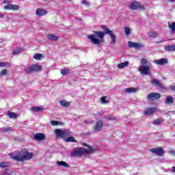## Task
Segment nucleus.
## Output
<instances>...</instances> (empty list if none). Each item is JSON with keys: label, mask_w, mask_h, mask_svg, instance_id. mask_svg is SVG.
Masks as SVG:
<instances>
[{"label": "nucleus", "mask_w": 175, "mask_h": 175, "mask_svg": "<svg viewBox=\"0 0 175 175\" xmlns=\"http://www.w3.org/2000/svg\"><path fill=\"white\" fill-rule=\"evenodd\" d=\"M102 28L103 31H105V32L94 31L93 34L88 35V39L90 40V42L92 44L99 46L101 43H103V42H105V35L107 34L110 36L111 43H116L117 38H116V35L114 34V33H113V31L106 26H103Z\"/></svg>", "instance_id": "nucleus-1"}, {"label": "nucleus", "mask_w": 175, "mask_h": 175, "mask_svg": "<svg viewBox=\"0 0 175 175\" xmlns=\"http://www.w3.org/2000/svg\"><path fill=\"white\" fill-rule=\"evenodd\" d=\"M95 151H98V148L88 146L87 149L84 148H77L73 149L71 152V155L72 157H79L83 155H85L86 154L95 152Z\"/></svg>", "instance_id": "nucleus-2"}, {"label": "nucleus", "mask_w": 175, "mask_h": 175, "mask_svg": "<svg viewBox=\"0 0 175 175\" xmlns=\"http://www.w3.org/2000/svg\"><path fill=\"white\" fill-rule=\"evenodd\" d=\"M33 157V154L32 152H29L27 149L22 150L18 154L11 155L12 159H14L18 161H29V159H32Z\"/></svg>", "instance_id": "nucleus-3"}, {"label": "nucleus", "mask_w": 175, "mask_h": 175, "mask_svg": "<svg viewBox=\"0 0 175 175\" xmlns=\"http://www.w3.org/2000/svg\"><path fill=\"white\" fill-rule=\"evenodd\" d=\"M140 64L141 66L138 69V72H140L142 76H148L151 73V71L150 70L151 62L146 58H142L140 60Z\"/></svg>", "instance_id": "nucleus-4"}, {"label": "nucleus", "mask_w": 175, "mask_h": 175, "mask_svg": "<svg viewBox=\"0 0 175 175\" xmlns=\"http://www.w3.org/2000/svg\"><path fill=\"white\" fill-rule=\"evenodd\" d=\"M55 135L56 137H61L62 139H65V137H68L69 135H70V132H69L68 130L66 129H57L55 130Z\"/></svg>", "instance_id": "nucleus-5"}, {"label": "nucleus", "mask_w": 175, "mask_h": 175, "mask_svg": "<svg viewBox=\"0 0 175 175\" xmlns=\"http://www.w3.org/2000/svg\"><path fill=\"white\" fill-rule=\"evenodd\" d=\"M129 8L131 10H138V9H140L141 10H144V5H142L140 2L137 1H131Z\"/></svg>", "instance_id": "nucleus-6"}, {"label": "nucleus", "mask_w": 175, "mask_h": 175, "mask_svg": "<svg viewBox=\"0 0 175 175\" xmlns=\"http://www.w3.org/2000/svg\"><path fill=\"white\" fill-rule=\"evenodd\" d=\"M42 70V66L39 64H33L25 68L26 73H31V72H40Z\"/></svg>", "instance_id": "nucleus-7"}, {"label": "nucleus", "mask_w": 175, "mask_h": 175, "mask_svg": "<svg viewBox=\"0 0 175 175\" xmlns=\"http://www.w3.org/2000/svg\"><path fill=\"white\" fill-rule=\"evenodd\" d=\"M103 130V121L98 120L97 121L94 126H93V133H99Z\"/></svg>", "instance_id": "nucleus-8"}, {"label": "nucleus", "mask_w": 175, "mask_h": 175, "mask_svg": "<svg viewBox=\"0 0 175 175\" xmlns=\"http://www.w3.org/2000/svg\"><path fill=\"white\" fill-rule=\"evenodd\" d=\"M128 46L131 49H143L144 47V44L142 42H133L131 41L128 42Z\"/></svg>", "instance_id": "nucleus-9"}, {"label": "nucleus", "mask_w": 175, "mask_h": 175, "mask_svg": "<svg viewBox=\"0 0 175 175\" xmlns=\"http://www.w3.org/2000/svg\"><path fill=\"white\" fill-rule=\"evenodd\" d=\"M150 152H152V154L157 155V157H163V154H165V151H163L162 148H153L150 149Z\"/></svg>", "instance_id": "nucleus-10"}, {"label": "nucleus", "mask_w": 175, "mask_h": 175, "mask_svg": "<svg viewBox=\"0 0 175 175\" xmlns=\"http://www.w3.org/2000/svg\"><path fill=\"white\" fill-rule=\"evenodd\" d=\"M34 140L36 142H43L46 140V135L43 133H38L34 135Z\"/></svg>", "instance_id": "nucleus-11"}, {"label": "nucleus", "mask_w": 175, "mask_h": 175, "mask_svg": "<svg viewBox=\"0 0 175 175\" xmlns=\"http://www.w3.org/2000/svg\"><path fill=\"white\" fill-rule=\"evenodd\" d=\"M4 10H20V5L14 4H8L3 6Z\"/></svg>", "instance_id": "nucleus-12"}, {"label": "nucleus", "mask_w": 175, "mask_h": 175, "mask_svg": "<svg viewBox=\"0 0 175 175\" xmlns=\"http://www.w3.org/2000/svg\"><path fill=\"white\" fill-rule=\"evenodd\" d=\"M47 13H48L47 10L42 8H38L36 11V16H46Z\"/></svg>", "instance_id": "nucleus-13"}, {"label": "nucleus", "mask_w": 175, "mask_h": 175, "mask_svg": "<svg viewBox=\"0 0 175 175\" xmlns=\"http://www.w3.org/2000/svg\"><path fill=\"white\" fill-rule=\"evenodd\" d=\"M46 38L47 39H49V40H51V42H57V40L59 39V36L54 35L53 33L48 34L46 36Z\"/></svg>", "instance_id": "nucleus-14"}, {"label": "nucleus", "mask_w": 175, "mask_h": 175, "mask_svg": "<svg viewBox=\"0 0 175 175\" xmlns=\"http://www.w3.org/2000/svg\"><path fill=\"white\" fill-rule=\"evenodd\" d=\"M154 63L157 65H165V64H167V59L165 58H161L160 59H154Z\"/></svg>", "instance_id": "nucleus-15"}, {"label": "nucleus", "mask_w": 175, "mask_h": 175, "mask_svg": "<svg viewBox=\"0 0 175 175\" xmlns=\"http://www.w3.org/2000/svg\"><path fill=\"white\" fill-rule=\"evenodd\" d=\"M151 83L156 87H159L160 88L165 89V86H163V85H162V83H161V82H159V81L156 79H152Z\"/></svg>", "instance_id": "nucleus-16"}, {"label": "nucleus", "mask_w": 175, "mask_h": 175, "mask_svg": "<svg viewBox=\"0 0 175 175\" xmlns=\"http://www.w3.org/2000/svg\"><path fill=\"white\" fill-rule=\"evenodd\" d=\"M157 110V108L155 107H150L148 108L145 111H144V115L145 116H151V114H154Z\"/></svg>", "instance_id": "nucleus-17"}, {"label": "nucleus", "mask_w": 175, "mask_h": 175, "mask_svg": "<svg viewBox=\"0 0 175 175\" xmlns=\"http://www.w3.org/2000/svg\"><path fill=\"white\" fill-rule=\"evenodd\" d=\"M161 98V94L159 93H150L148 95V99H159Z\"/></svg>", "instance_id": "nucleus-18"}, {"label": "nucleus", "mask_w": 175, "mask_h": 175, "mask_svg": "<svg viewBox=\"0 0 175 175\" xmlns=\"http://www.w3.org/2000/svg\"><path fill=\"white\" fill-rule=\"evenodd\" d=\"M43 110H44V108L42 107H33L31 109L32 113H38L39 111H43Z\"/></svg>", "instance_id": "nucleus-19"}, {"label": "nucleus", "mask_w": 175, "mask_h": 175, "mask_svg": "<svg viewBox=\"0 0 175 175\" xmlns=\"http://www.w3.org/2000/svg\"><path fill=\"white\" fill-rule=\"evenodd\" d=\"M33 58L36 61H40V59H43V58H44V55L41 53H36L33 55Z\"/></svg>", "instance_id": "nucleus-20"}, {"label": "nucleus", "mask_w": 175, "mask_h": 175, "mask_svg": "<svg viewBox=\"0 0 175 175\" xmlns=\"http://www.w3.org/2000/svg\"><path fill=\"white\" fill-rule=\"evenodd\" d=\"M124 91L126 94H135V92H137V89L135 88H126Z\"/></svg>", "instance_id": "nucleus-21"}, {"label": "nucleus", "mask_w": 175, "mask_h": 175, "mask_svg": "<svg viewBox=\"0 0 175 175\" xmlns=\"http://www.w3.org/2000/svg\"><path fill=\"white\" fill-rule=\"evenodd\" d=\"M129 65V62H124L123 63H120L118 64V69H124V68H126V66Z\"/></svg>", "instance_id": "nucleus-22"}, {"label": "nucleus", "mask_w": 175, "mask_h": 175, "mask_svg": "<svg viewBox=\"0 0 175 175\" xmlns=\"http://www.w3.org/2000/svg\"><path fill=\"white\" fill-rule=\"evenodd\" d=\"M59 103L62 106V107H69V106H70V103L65 100H60Z\"/></svg>", "instance_id": "nucleus-23"}, {"label": "nucleus", "mask_w": 175, "mask_h": 175, "mask_svg": "<svg viewBox=\"0 0 175 175\" xmlns=\"http://www.w3.org/2000/svg\"><path fill=\"white\" fill-rule=\"evenodd\" d=\"M164 49L166 51H175V44L165 46Z\"/></svg>", "instance_id": "nucleus-24"}, {"label": "nucleus", "mask_w": 175, "mask_h": 175, "mask_svg": "<svg viewBox=\"0 0 175 175\" xmlns=\"http://www.w3.org/2000/svg\"><path fill=\"white\" fill-rule=\"evenodd\" d=\"M24 49L23 48H16L12 51L13 55H17V54H20V53H23Z\"/></svg>", "instance_id": "nucleus-25"}, {"label": "nucleus", "mask_w": 175, "mask_h": 175, "mask_svg": "<svg viewBox=\"0 0 175 175\" xmlns=\"http://www.w3.org/2000/svg\"><path fill=\"white\" fill-rule=\"evenodd\" d=\"M173 96H167L165 99V104L166 105H170V103H173Z\"/></svg>", "instance_id": "nucleus-26"}, {"label": "nucleus", "mask_w": 175, "mask_h": 175, "mask_svg": "<svg viewBox=\"0 0 175 175\" xmlns=\"http://www.w3.org/2000/svg\"><path fill=\"white\" fill-rule=\"evenodd\" d=\"M57 164L58 165V166H63L64 167H69V165H68V163H66V162L65 161H57Z\"/></svg>", "instance_id": "nucleus-27"}, {"label": "nucleus", "mask_w": 175, "mask_h": 175, "mask_svg": "<svg viewBox=\"0 0 175 175\" xmlns=\"http://www.w3.org/2000/svg\"><path fill=\"white\" fill-rule=\"evenodd\" d=\"M169 29L172 31V32L175 33V22H172V23H168Z\"/></svg>", "instance_id": "nucleus-28"}, {"label": "nucleus", "mask_w": 175, "mask_h": 175, "mask_svg": "<svg viewBox=\"0 0 175 175\" xmlns=\"http://www.w3.org/2000/svg\"><path fill=\"white\" fill-rule=\"evenodd\" d=\"M7 116H8V117H9L10 118H13V119L17 118V114H16V113H14V112L8 111V112L7 113Z\"/></svg>", "instance_id": "nucleus-29"}, {"label": "nucleus", "mask_w": 175, "mask_h": 175, "mask_svg": "<svg viewBox=\"0 0 175 175\" xmlns=\"http://www.w3.org/2000/svg\"><path fill=\"white\" fill-rule=\"evenodd\" d=\"M65 142L67 143H76V139L73 137H69L65 139Z\"/></svg>", "instance_id": "nucleus-30"}, {"label": "nucleus", "mask_w": 175, "mask_h": 175, "mask_svg": "<svg viewBox=\"0 0 175 175\" xmlns=\"http://www.w3.org/2000/svg\"><path fill=\"white\" fill-rule=\"evenodd\" d=\"M0 68H10V64L8 62H0Z\"/></svg>", "instance_id": "nucleus-31"}, {"label": "nucleus", "mask_w": 175, "mask_h": 175, "mask_svg": "<svg viewBox=\"0 0 175 175\" xmlns=\"http://www.w3.org/2000/svg\"><path fill=\"white\" fill-rule=\"evenodd\" d=\"M60 72L63 76H65L69 73V68H66L62 69Z\"/></svg>", "instance_id": "nucleus-32"}, {"label": "nucleus", "mask_w": 175, "mask_h": 175, "mask_svg": "<svg viewBox=\"0 0 175 175\" xmlns=\"http://www.w3.org/2000/svg\"><path fill=\"white\" fill-rule=\"evenodd\" d=\"M10 165V163L3 161L0 163V167H2V168L8 167Z\"/></svg>", "instance_id": "nucleus-33"}, {"label": "nucleus", "mask_w": 175, "mask_h": 175, "mask_svg": "<svg viewBox=\"0 0 175 175\" xmlns=\"http://www.w3.org/2000/svg\"><path fill=\"white\" fill-rule=\"evenodd\" d=\"M131 28L126 27H124V33L126 36H129L131 35Z\"/></svg>", "instance_id": "nucleus-34"}, {"label": "nucleus", "mask_w": 175, "mask_h": 175, "mask_svg": "<svg viewBox=\"0 0 175 175\" xmlns=\"http://www.w3.org/2000/svg\"><path fill=\"white\" fill-rule=\"evenodd\" d=\"M163 122V120L162 119H157L153 122L154 125H159V124H162Z\"/></svg>", "instance_id": "nucleus-35"}, {"label": "nucleus", "mask_w": 175, "mask_h": 175, "mask_svg": "<svg viewBox=\"0 0 175 175\" xmlns=\"http://www.w3.org/2000/svg\"><path fill=\"white\" fill-rule=\"evenodd\" d=\"M81 3H82V5H85V6H90V5L91 4V3H90L87 0H81Z\"/></svg>", "instance_id": "nucleus-36"}, {"label": "nucleus", "mask_w": 175, "mask_h": 175, "mask_svg": "<svg viewBox=\"0 0 175 175\" xmlns=\"http://www.w3.org/2000/svg\"><path fill=\"white\" fill-rule=\"evenodd\" d=\"M100 102H101V103H103V105H106V104L109 103V101L106 100V96L101 97Z\"/></svg>", "instance_id": "nucleus-37"}, {"label": "nucleus", "mask_w": 175, "mask_h": 175, "mask_svg": "<svg viewBox=\"0 0 175 175\" xmlns=\"http://www.w3.org/2000/svg\"><path fill=\"white\" fill-rule=\"evenodd\" d=\"M148 35L150 37V38H155L157 36V33L154 32V31H149L148 33Z\"/></svg>", "instance_id": "nucleus-38"}, {"label": "nucleus", "mask_w": 175, "mask_h": 175, "mask_svg": "<svg viewBox=\"0 0 175 175\" xmlns=\"http://www.w3.org/2000/svg\"><path fill=\"white\" fill-rule=\"evenodd\" d=\"M51 124L53 125V126H57V125H59V122L57 120H52L51 121Z\"/></svg>", "instance_id": "nucleus-39"}, {"label": "nucleus", "mask_w": 175, "mask_h": 175, "mask_svg": "<svg viewBox=\"0 0 175 175\" xmlns=\"http://www.w3.org/2000/svg\"><path fill=\"white\" fill-rule=\"evenodd\" d=\"M105 118L107 120H109L110 121H114L116 120V117L114 116H107L105 117Z\"/></svg>", "instance_id": "nucleus-40"}, {"label": "nucleus", "mask_w": 175, "mask_h": 175, "mask_svg": "<svg viewBox=\"0 0 175 175\" xmlns=\"http://www.w3.org/2000/svg\"><path fill=\"white\" fill-rule=\"evenodd\" d=\"M8 73V70L6 69H4L3 70L1 73H0V75L1 76H5V75Z\"/></svg>", "instance_id": "nucleus-41"}, {"label": "nucleus", "mask_w": 175, "mask_h": 175, "mask_svg": "<svg viewBox=\"0 0 175 175\" xmlns=\"http://www.w3.org/2000/svg\"><path fill=\"white\" fill-rule=\"evenodd\" d=\"M167 114L168 116H174V114H175V113H174V111H170L167 112Z\"/></svg>", "instance_id": "nucleus-42"}, {"label": "nucleus", "mask_w": 175, "mask_h": 175, "mask_svg": "<svg viewBox=\"0 0 175 175\" xmlns=\"http://www.w3.org/2000/svg\"><path fill=\"white\" fill-rule=\"evenodd\" d=\"M3 3H4L5 5H8V3H10V0H3Z\"/></svg>", "instance_id": "nucleus-43"}, {"label": "nucleus", "mask_w": 175, "mask_h": 175, "mask_svg": "<svg viewBox=\"0 0 175 175\" xmlns=\"http://www.w3.org/2000/svg\"><path fill=\"white\" fill-rule=\"evenodd\" d=\"M8 131H10V128H5L3 130V132H8Z\"/></svg>", "instance_id": "nucleus-44"}, {"label": "nucleus", "mask_w": 175, "mask_h": 175, "mask_svg": "<svg viewBox=\"0 0 175 175\" xmlns=\"http://www.w3.org/2000/svg\"><path fill=\"white\" fill-rule=\"evenodd\" d=\"M5 18V14L0 13V18Z\"/></svg>", "instance_id": "nucleus-45"}, {"label": "nucleus", "mask_w": 175, "mask_h": 175, "mask_svg": "<svg viewBox=\"0 0 175 175\" xmlns=\"http://www.w3.org/2000/svg\"><path fill=\"white\" fill-rule=\"evenodd\" d=\"M170 154H172V155H175V151L174 150L170 151Z\"/></svg>", "instance_id": "nucleus-46"}, {"label": "nucleus", "mask_w": 175, "mask_h": 175, "mask_svg": "<svg viewBox=\"0 0 175 175\" xmlns=\"http://www.w3.org/2000/svg\"><path fill=\"white\" fill-rule=\"evenodd\" d=\"M172 173H175V167H172Z\"/></svg>", "instance_id": "nucleus-47"}, {"label": "nucleus", "mask_w": 175, "mask_h": 175, "mask_svg": "<svg viewBox=\"0 0 175 175\" xmlns=\"http://www.w3.org/2000/svg\"><path fill=\"white\" fill-rule=\"evenodd\" d=\"M85 122L86 124H91V122H88V120H86Z\"/></svg>", "instance_id": "nucleus-48"}, {"label": "nucleus", "mask_w": 175, "mask_h": 175, "mask_svg": "<svg viewBox=\"0 0 175 175\" xmlns=\"http://www.w3.org/2000/svg\"><path fill=\"white\" fill-rule=\"evenodd\" d=\"M1 175H8V173L7 172H4L3 174H1Z\"/></svg>", "instance_id": "nucleus-49"}, {"label": "nucleus", "mask_w": 175, "mask_h": 175, "mask_svg": "<svg viewBox=\"0 0 175 175\" xmlns=\"http://www.w3.org/2000/svg\"><path fill=\"white\" fill-rule=\"evenodd\" d=\"M97 116H100V117H102V113H97Z\"/></svg>", "instance_id": "nucleus-50"}, {"label": "nucleus", "mask_w": 175, "mask_h": 175, "mask_svg": "<svg viewBox=\"0 0 175 175\" xmlns=\"http://www.w3.org/2000/svg\"><path fill=\"white\" fill-rule=\"evenodd\" d=\"M167 1H168L169 2H173V1L174 0H167Z\"/></svg>", "instance_id": "nucleus-51"}, {"label": "nucleus", "mask_w": 175, "mask_h": 175, "mask_svg": "<svg viewBox=\"0 0 175 175\" xmlns=\"http://www.w3.org/2000/svg\"><path fill=\"white\" fill-rule=\"evenodd\" d=\"M173 90H175V86H173Z\"/></svg>", "instance_id": "nucleus-52"}, {"label": "nucleus", "mask_w": 175, "mask_h": 175, "mask_svg": "<svg viewBox=\"0 0 175 175\" xmlns=\"http://www.w3.org/2000/svg\"><path fill=\"white\" fill-rule=\"evenodd\" d=\"M83 146H87L85 144H83Z\"/></svg>", "instance_id": "nucleus-53"}, {"label": "nucleus", "mask_w": 175, "mask_h": 175, "mask_svg": "<svg viewBox=\"0 0 175 175\" xmlns=\"http://www.w3.org/2000/svg\"><path fill=\"white\" fill-rule=\"evenodd\" d=\"M68 1H72V0H68Z\"/></svg>", "instance_id": "nucleus-54"}, {"label": "nucleus", "mask_w": 175, "mask_h": 175, "mask_svg": "<svg viewBox=\"0 0 175 175\" xmlns=\"http://www.w3.org/2000/svg\"><path fill=\"white\" fill-rule=\"evenodd\" d=\"M43 1H46V0H43Z\"/></svg>", "instance_id": "nucleus-55"}]
</instances>
